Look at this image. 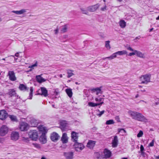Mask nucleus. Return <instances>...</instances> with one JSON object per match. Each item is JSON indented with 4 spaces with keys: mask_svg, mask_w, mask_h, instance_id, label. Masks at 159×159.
Wrapping results in <instances>:
<instances>
[{
    "mask_svg": "<svg viewBox=\"0 0 159 159\" xmlns=\"http://www.w3.org/2000/svg\"><path fill=\"white\" fill-rule=\"evenodd\" d=\"M74 146L75 151L77 152H80L84 148V146L83 144L78 142L75 143Z\"/></svg>",
    "mask_w": 159,
    "mask_h": 159,
    "instance_id": "nucleus-4",
    "label": "nucleus"
},
{
    "mask_svg": "<svg viewBox=\"0 0 159 159\" xmlns=\"http://www.w3.org/2000/svg\"><path fill=\"white\" fill-rule=\"evenodd\" d=\"M19 56V53L18 52H17L16 53H15V56L16 57H18Z\"/></svg>",
    "mask_w": 159,
    "mask_h": 159,
    "instance_id": "nucleus-58",
    "label": "nucleus"
},
{
    "mask_svg": "<svg viewBox=\"0 0 159 159\" xmlns=\"http://www.w3.org/2000/svg\"><path fill=\"white\" fill-rule=\"evenodd\" d=\"M156 20H159V16L156 18Z\"/></svg>",
    "mask_w": 159,
    "mask_h": 159,
    "instance_id": "nucleus-64",
    "label": "nucleus"
},
{
    "mask_svg": "<svg viewBox=\"0 0 159 159\" xmlns=\"http://www.w3.org/2000/svg\"><path fill=\"white\" fill-rule=\"evenodd\" d=\"M19 89L21 90L26 91L28 90V88L25 85L22 84H20L19 86Z\"/></svg>",
    "mask_w": 159,
    "mask_h": 159,
    "instance_id": "nucleus-27",
    "label": "nucleus"
},
{
    "mask_svg": "<svg viewBox=\"0 0 159 159\" xmlns=\"http://www.w3.org/2000/svg\"><path fill=\"white\" fill-rule=\"evenodd\" d=\"M59 77H60V78H62V74H60L59 75Z\"/></svg>",
    "mask_w": 159,
    "mask_h": 159,
    "instance_id": "nucleus-62",
    "label": "nucleus"
},
{
    "mask_svg": "<svg viewBox=\"0 0 159 159\" xmlns=\"http://www.w3.org/2000/svg\"><path fill=\"white\" fill-rule=\"evenodd\" d=\"M133 52H130L128 54V56H133L134 55H135V50H134V51H132Z\"/></svg>",
    "mask_w": 159,
    "mask_h": 159,
    "instance_id": "nucleus-48",
    "label": "nucleus"
},
{
    "mask_svg": "<svg viewBox=\"0 0 159 159\" xmlns=\"http://www.w3.org/2000/svg\"><path fill=\"white\" fill-rule=\"evenodd\" d=\"M141 152V155H142V156L143 157H145V153L143 151L142 152Z\"/></svg>",
    "mask_w": 159,
    "mask_h": 159,
    "instance_id": "nucleus-56",
    "label": "nucleus"
},
{
    "mask_svg": "<svg viewBox=\"0 0 159 159\" xmlns=\"http://www.w3.org/2000/svg\"><path fill=\"white\" fill-rule=\"evenodd\" d=\"M8 131V127L6 125H3L0 128V136H4L5 135Z\"/></svg>",
    "mask_w": 159,
    "mask_h": 159,
    "instance_id": "nucleus-5",
    "label": "nucleus"
},
{
    "mask_svg": "<svg viewBox=\"0 0 159 159\" xmlns=\"http://www.w3.org/2000/svg\"><path fill=\"white\" fill-rule=\"evenodd\" d=\"M105 111L103 110L100 112V113L98 115L100 117L104 113Z\"/></svg>",
    "mask_w": 159,
    "mask_h": 159,
    "instance_id": "nucleus-49",
    "label": "nucleus"
},
{
    "mask_svg": "<svg viewBox=\"0 0 159 159\" xmlns=\"http://www.w3.org/2000/svg\"><path fill=\"white\" fill-rule=\"evenodd\" d=\"M103 103V102H102L100 103H97V106L98 105H101Z\"/></svg>",
    "mask_w": 159,
    "mask_h": 159,
    "instance_id": "nucleus-57",
    "label": "nucleus"
},
{
    "mask_svg": "<svg viewBox=\"0 0 159 159\" xmlns=\"http://www.w3.org/2000/svg\"><path fill=\"white\" fill-rule=\"evenodd\" d=\"M28 135L30 138L33 140L36 141L38 139V134L36 130H30L29 132Z\"/></svg>",
    "mask_w": 159,
    "mask_h": 159,
    "instance_id": "nucleus-3",
    "label": "nucleus"
},
{
    "mask_svg": "<svg viewBox=\"0 0 159 159\" xmlns=\"http://www.w3.org/2000/svg\"><path fill=\"white\" fill-rule=\"evenodd\" d=\"M30 122L31 126H36L37 125V122L36 121V120L34 119H31Z\"/></svg>",
    "mask_w": 159,
    "mask_h": 159,
    "instance_id": "nucleus-32",
    "label": "nucleus"
},
{
    "mask_svg": "<svg viewBox=\"0 0 159 159\" xmlns=\"http://www.w3.org/2000/svg\"><path fill=\"white\" fill-rule=\"evenodd\" d=\"M103 99V98H100L99 99H98V98H96L95 99V101L96 102H101L102 101Z\"/></svg>",
    "mask_w": 159,
    "mask_h": 159,
    "instance_id": "nucleus-51",
    "label": "nucleus"
},
{
    "mask_svg": "<svg viewBox=\"0 0 159 159\" xmlns=\"http://www.w3.org/2000/svg\"><path fill=\"white\" fill-rule=\"evenodd\" d=\"M102 87H101L99 88H93L91 89V91L92 92H96V94L98 95L99 93H102V92L101 89Z\"/></svg>",
    "mask_w": 159,
    "mask_h": 159,
    "instance_id": "nucleus-19",
    "label": "nucleus"
},
{
    "mask_svg": "<svg viewBox=\"0 0 159 159\" xmlns=\"http://www.w3.org/2000/svg\"><path fill=\"white\" fill-rule=\"evenodd\" d=\"M116 53L118 55H122L127 54V52L126 51L124 50L121 51H118L116 52Z\"/></svg>",
    "mask_w": 159,
    "mask_h": 159,
    "instance_id": "nucleus-30",
    "label": "nucleus"
},
{
    "mask_svg": "<svg viewBox=\"0 0 159 159\" xmlns=\"http://www.w3.org/2000/svg\"><path fill=\"white\" fill-rule=\"evenodd\" d=\"M68 27V25H65L61 27V31L62 33H65L67 31Z\"/></svg>",
    "mask_w": 159,
    "mask_h": 159,
    "instance_id": "nucleus-28",
    "label": "nucleus"
},
{
    "mask_svg": "<svg viewBox=\"0 0 159 159\" xmlns=\"http://www.w3.org/2000/svg\"><path fill=\"white\" fill-rule=\"evenodd\" d=\"M61 140L63 143H66L68 142V137L67 134L66 133H64L61 138Z\"/></svg>",
    "mask_w": 159,
    "mask_h": 159,
    "instance_id": "nucleus-22",
    "label": "nucleus"
},
{
    "mask_svg": "<svg viewBox=\"0 0 159 159\" xmlns=\"http://www.w3.org/2000/svg\"><path fill=\"white\" fill-rule=\"evenodd\" d=\"M119 24L120 27L122 28H125L126 26V22L123 20H120L119 22Z\"/></svg>",
    "mask_w": 159,
    "mask_h": 159,
    "instance_id": "nucleus-29",
    "label": "nucleus"
},
{
    "mask_svg": "<svg viewBox=\"0 0 159 159\" xmlns=\"http://www.w3.org/2000/svg\"><path fill=\"white\" fill-rule=\"evenodd\" d=\"M155 157L156 159H159V155L158 156H155Z\"/></svg>",
    "mask_w": 159,
    "mask_h": 159,
    "instance_id": "nucleus-59",
    "label": "nucleus"
},
{
    "mask_svg": "<svg viewBox=\"0 0 159 159\" xmlns=\"http://www.w3.org/2000/svg\"><path fill=\"white\" fill-rule=\"evenodd\" d=\"M38 128L40 131L44 132L46 130V128L42 125H40L38 127Z\"/></svg>",
    "mask_w": 159,
    "mask_h": 159,
    "instance_id": "nucleus-33",
    "label": "nucleus"
},
{
    "mask_svg": "<svg viewBox=\"0 0 159 159\" xmlns=\"http://www.w3.org/2000/svg\"><path fill=\"white\" fill-rule=\"evenodd\" d=\"M55 32V34H58L59 31V29L58 28H57L56 29L54 30Z\"/></svg>",
    "mask_w": 159,
    "mask_h": 159,
    "instance_id": "nucleus-52",
    "label": "nucleus"
},
{
    "mask_svg": "<svg viewBox=\"0 0 159 159\" xmlns=\"http://www.w3.org/2000/svg\"><path fill=\"white\" fill-rule=\"evenodd\" d=\"M11 56H12L14 58V59L15 61H16V60H17V58H16L14 56V55H11Z\"/></svg>",
    "mask_w": 159,
    "mask_h": 159,
    "instance_id": "nucleus-61",
    "label": "nucleus"
},
{
    "mask_svg": "<svg viewBox=\"0 0 159 159\" xmlns=\"http://www.w3.org/2000/svg\"><path fill=\"white\" fill-rule=\"evenodd\" d=\"M29 127V125L25 122H21L20 125V129L21 131H25L28 130Z\"/></svg>",
    "mask_w": 159,
    "mask_h": 159,
    "instance_id": "nucleus-7",
    "label": "nucleus"
},
{
    "mask_svg": "<svg viewBox=\"0 0 159 159\" xmlns=\"http://www.w3.org/2000/svg\"><path fill=\"white\" fill-rule=\"evenodd\" d=\"M118 131L119 133L121 132L122 131L125 133H126V130H125L124 129H118Z\"/></svg>",
    "mask_w": 159,
    "mask_h": 159,
    "instance_id": "nucleus-44",
    "label": "nucleus"
},
{
    "mask_svg": "<svg viewBox=\"0 0 159 159\" xmlns=\"http://www.w3.org/2000/svg\"><path fill=\"white\" fill-rule=\"evenodd\" d=\"M135 55H136L137 56L142 58H144L145 57L144 54L143 53L141 52L135 50Z\"/></svg>",
    "mask_w": 159,
    "mask_h": 159,
    "instance_id": "nucleus-23",
    "label": "nucleus"
},
{
    "mask_svg": "<svg viewBox=\"0 0 159 159\" xmlns=\"http://www.w3.org/2000/svg\"><path fill=\"white\" fill-rule=\"evenodd\" d=\"M116 55L117 54L115 52V53H113L110 56L104 58V59H105L106 58H109L110 59H112L116 57Z\"/></svg>",
    "mask_w": 159,
    "mask_h": 159,
    "instance_id": "nucleus-34",
    "label": "nucleus"
},
{
    "mask_svg": "<svg viewBox=\"0 0 159 159\" xmlns=\"http://www.w3.org/2000/svg\"><path fill=\"white\" fill-rule=\"evenodd\" d=\"M74 154L72 152H64L63 155L66 159H73Z\"/></svg>",
    "mask_w": 159,
    "mask_h": 159,
    "instance_id": "nucleus-11",
    "label": "nucleus"
},
{
    "mask_svg": "<svg viewBox=\"0 0 159 159\" xmlns=\"http://www.w3.org/2000/svg\"><path fill=\"white\" fill-rule=\"evenodd\" d=\"M143 134V133L142 131L140 130L139 132L137 134V137H142Z\"/></svg>",
    "mask_w": 159,
    "mask_h": 159,
    "instance_id": "nucleus-41",
    "label": "nucleus"
},
{
    "mask_svg": "<svg viewBox=\"0 0 159 159\" xmlns=\"http://www.w3.org/2000/svg\"><path fill=\"white\" fill-rule=\"evenodd\" d=\"M22 140L26 143H28L29 142V140L28 138L23 137L22 139Z\"/></svg>",
    "mask_w": 159,
    "mask_h": 159,
    "instance_id": "nucleus-43",
    "label": "nucleus"
},
{
    "mask_svg": "<svg viewBox=\"0 0 159 159\" xmlns=\"http://www.w3.org/2000/svg\"><path fill=\"white\" fill-rule=\"evenodd\" d=\"M41 141H42V142L43 143H45L46 142V139L45 138H41L40 139Z\"/></svg>",
    "mask_w": 159,
    "mask_h": 159,
    "instance_id": "nucleus-46",
    "label": "nucleus"
},
{
    "mask_svg": "<svg viewBox=\"0 0 159 159\" xmlns=\"http://www.w3.org/2000/svg\"><path fill=\"white\" fill-rule=\"evenodd\" d=\"M115 122L113 120H108L106 122V124L107 125H111L113 124Z\"/></svg>",
    "mask_w": 159,
    "mask_h": 159,
    "instance_id": "nucleus-36",
    "label": "nucleus"
},
{
    "mask_svg": "<svg viewBox=\"0 0 159 159\" xmlns=\"http://www.w3.org/2000/svg\"><path fill=\"white\" fill-rule=\"evenodd\" d=\"M71 138L72 141L75 143L78 142V133L74 131L72 132L71 133Z\"/></svg>",
    "mask_w": 159,
    "mask_h": 159,
    "instance_id": "nucleus-9",
    "label": "nucleus"
},
{
    "mask_svg": "<svg viewBox=\"0 0 159 159\" xmlns=\"http://www.w3.org/2000/svg\"><path fill=\"white\" fill-rule=\"evenodd\" d=\"M9 117L11 119V120L12 121H16V118L13 115H10L9 116Z\"/></svg>",
    "mask_w": 159,
    "mask_h": 159,
    "instance_id": "nucleus-39",
    "label": "nucleus"
},
{
    "mask_svg": "<svg viewBox=\"0 0 159 159\" xmlns=\"http://www.w3.org/2000/svg\"><path fill=\"white\" fill-rule=\"evenodd\" d=\"M42 75V74H41L36 76L35 78L36 80L39 83H41L42 82H45L46 80L43 78L42 77H41V75Z\"/></svg>",
    "mask_w": 159,
    "mask_h": 159,
    "instance_id": "nucleus-16",
    "label": "nucleus"
},
{
    "mask_svg": "<svg viewBox=\"0 0 159 159\" xmlns=\"http://www.w3.org/2000/svg\"><path fill=\"white\" fill-rule=\"evenodd\" d=\"M140 151L141 152L143 151L144 150V148L143 145H141L140 147Z\"/></svg>",
    "mask_w": 159,
    "mask_h": 159,
    "instance_id": "nucleus-53",
    "label": "nucleus"
},
{
    "mask_svg": "<svg viewBox=\"0 0 159 159\" xmlns=\"http://www.w3.org/2000/svg\"><path fill=\"white\" fill-rule=\"evenodd\" d=\"M154 140L153 139L152 140V142L149 144L148 146L152 147L154 146Z\"/></svg>",
    "mask_w": 159,
    "mask_h": 159,
    "instance_id": "nucleus-47",
    "label": "nucleus"
},
{
    "mask_svg": "<svg viewBox=\"0 0 159 159\" xmlns=\"http://www.w3.org/2000/svg\"><path fill=\"white\" fill-rule=\"evenodd\" d=\"M60 136L56 132H54L51 134L50 138L51 140L53 141H57L59 138Z\"/></svg>",
    "mask_w": 159,
    "mask_h": 159,
    "instance_id": "nucleus-8",
    "label": "nucleus"
},
{
    "mask_svg": "<svg viewBox=\"0 0 159 159\" xmlns=\"http://www.w3.org/2000/svg\"><path fill=\"white\" fill-rule=\"evenodd\" d=\"M81 10L83 14H87L88 13V11L84 8H81Z\"/></svg>",
    "mask_w": 159,
    "mask_h": 159,
    "instance_id": "nucleus-45",
    "label": "nucleus"
},
{
    "mask_svg": "<svg viewBox=\"0 0 159 159\" xmlns=\"http://www.w3.org/2000/svg\"><path fill=\"white\" fill-rule=\"evenodd\" d=\"M106 6H105L103 7H102L101 8V10L102 11H104L106 10Z\"/></svg>",
    "mask_w": 159,
    "mask_h": 159,
    "instance_id": "nucleus-55",
    "label": "nucleus"
},
{
    "mask_svg": "<svg viewBox=\"0 0 159 159\" xmlns=\"http://www.w3.org/2000/svg\"><path fill=\"white\" fill-rule=\"evenodd\" d=\"M8 75L9 76V79L11 81H14L16 80V78L13 71H9Z\"/></svg>",
    "mask_w": 159,
    "mask_h": 159,
    "instance_id": "nucleus-10",
    "label": "nucleus"
},
{
    "mask_svg": "<svg viewBox=\"0 0 159 159\" xmlns=\"http://www.w3.org/2000/svg\"><path fill=\"white\" fill-rule=\"evenodd\" d=\"M126 48L127 50H129L131 51H134V49H133L132 48H131L130 46H128V47H126Z\"/></svg>",
    "mask_w": 159,
    "mask_h": 159,
    "instance_id": "nucleus-50",
    "label": "nucleus"
},
{
    "mask_svg": "<svg viewBox=\"0 0 159 159\" xmlns=\"http://www.w3.org/2000/svg\"><path fill=\"white\" fill-rule=\"evenodd\" d=\"M41 159H46V158L44 157H41Z\"/></svg>",
    "mask_w": 159,
    "mask_h": 159,
    "instance_id": "nucleus-63",
    "label": "nucleus"
},
{
    "mask_svg": "<svg viewBox=\"0 0 159 159\" xmlns=\"http://www.w3.org/2000/svg\"><path fill=\"white\" fill-rule=\"evenodd\" d=\"M115 119L117 120L118 122H119L120 120V118L119 116H116L115 117Z\"/></svg>",
    "mask_w": 159,
    "mask_h": 159,
    "instance_id": "nucleus-54",
    "label": "nucleus"
},
{
    "mask_svg": "<svg viewBox=\"0 0 159 159\" xmlns=\"http://www.w3.org/2000/svg\"><path fill=\"white\" fill-rule=\"evenodd\" d=\"M7 116V111L4 110L0 111V119L2 120L5 119Z\"/></svg>",
    "mask_w": 159,
    "mask_h": 159,
    "instance_id": "nucleus-12",
    "label": "nucleus"
},
{
    "mask_svg": "<svg viewBox=\"0 0 159 159\" xmlns=\"http://www.w3.org/2000/svg\"><path fill=\"white\" fill-rule=\"evenodd\" d=\"M128 114L132 117L133 119H135L138 112L135 111H132L129 110L128 111Z\"/></svg>",
    "mask_w": 159,
    "mask_h": 159,
    "instance_id": "nucleus-20",
    "label": "nucleus"
},
{
    "mask_svg": "<svg viewBox=\"0 0 159 159\" xmlns=\"http://www.w3.org/2000/svg\"><path fill=\"white\" fill-rule=\"evenodd\" d=\"M135 120L144 122H147L148 121L147 119L142 114L139 112H138Z\"/></svg>",
    "mask_w": 159,
    "mask_h": 159,
    "instance_id": "nucleus-6",
    "label": "nucleus"
},
{
    "mask_svg": "<svg viewBox=\"0 0 159 159\" xmlns=\"http://www.w3.org/2000/svg\"><path fill=\"white\" fill-rule=\"evenodd\" d=\"M88 105L91 107H94L97 106V104L96 103L90 102L88 103Z\"/></svg>",
    "mask_w": 159,
    "mask_h": 159,
    "instance_id": "nucleus-37",
    "label": "nucleus"
},
{
    "mask_svg": "<svg viewBox=\"0 0 159 159\" xmlns=\"http://www.w3.org/2000/svg\"><path fill=\"white\" fill-rule=\"evenodd\" d=\"M99 7V5L98 4H97L88 7H87V10L90 12H94L96 11Z\"/></svg>",
    "mask_w": 159,
    "mask_h": 159,
    "instance_id": "nucleus-13",
    "label": "nucleus"
},
{
    "mask_svg": "<svg viewBox=\"0 0 159 159\" xmlns=\"http://www.w3.org/2000/svg\"><path fill=\"white\" fill-rule=\"evenodd\" d=\"M30 96H29L30 98H29V99H31L32 98V93H33V88L32 87H31L30 88Z\"/></svg>",
    "mask_w": 159,
    "mask_h": 159,
    "instance_id": "nucleus-38",
    "label": "nucleus"
},
{
    "mask_svg": "<svg viewBox=\"0 0 159 159\" xmlns=\"http://www.w3.org/2000/svg\"><path fill=\"white\" fill-rule=\"evenodd\" d=\"M73 71V70H67V73L68 74L67 76V78H69L74 75V74L72 73Z\"/></svg>",
    "mask_w": 159,
    "mask_h": 159,
    "instance_id": "nucleus-31",
    "label": "nucleus"
},
{
    "mask_svg": "<svg viewBox=\"0 0 159 159\" xmlns=\"http://www.w3.org/2000/svg\"><path fill=\"white\" fill-rule=\"evenodd\" d=\"M95 144V141L91 140H90L89 141L87 145V147L90 148L92 149L94 147Z\"/></svg>",
    "mask_w": 159,
    "mask_h": 159,
    "instance_id": "nucleus-18",
    "label": "nucleus"
},
{
    "mask_svg": "<svg viewBox=\"0 0 159 159\" xmlns=\"http://www.w3.org/2000/svg\"><path fill=\"white\" fill-rule=\"evenodd\" d=\"M27 12V10L25 9H22L19 11H12L11 12L14 13L17 15H20L24 14Z\"/></svg>",
    "mask_w": 159,
    "mask_h": 159,
    "instance_id": "nucleus-15",
    "label": "nucleus"
},
{
    "mask_svg": "<svg viewBox=\"0 0 159 159\" xmlns=\"http://www.w3.org/2000/svg\"><path fill=\"white\" fill-rule=\"evenodd\" d=\"M37 66V61H36L35 63L33 65H31L29 67V68H31L32 69H34V67H36Z\"/></svg>",
    "mask_w": 159,
    "mask_h": 159,
    "instance_id": "nucleus-42",
    "label": "nucleus"
},
{
    "mask_svg": "<svg viewBox=\"0 0 159 159\" xmlns=\"http://www.w3.org/2000/svg\"><path fill=\"white\" fill-rule=\"evenodd\" d=\"M41 90L42 92V93H38V94L41 95H43L44 96L46 97L48 96V91L46 89V88L44 87H41Z\"/></svg>",
    "mask_w": 159,
    "mask_h": 159,
    "instance_id": "nucleus-21",
    "label": "nucleus"
},
{
    "mask_svg": "<svg viewBox=\"0 0 159 159\" xmlns=\"http://www.w3.org/2000/svg\"><path fill=\"white\" fill-rule=\"evenodd\" d=\"M118 143V137L117 136H115L114 137V139L112 140V146L113 148L116 147Z\"/></svg>",
    "mask_w": 159,
    "mask_h": 159,
    "instance_id": "nucleus-17",
    "label": "nucleus"
},
{
    "mask_svg": "<svg viewBox=\"0 0 159 159\" xmlns=\"http://www.w3.org/2000/svg\"><path fill=\"white\" fill-rule=\"evenodd\" d=\"M151 75L150 74H147L142 75L140 77V80L141 84H147L150 81Z\"/></svg>",
    "mask_w": 159,
    "mask_h": 159,
    "instance_id": "nucleus-2",
    "label": "nucleus"
},
{
    "mask_svg": "<svg viewBox=\"0 0 159 159\" xmlns=\"http://www.w3.org/2000/svg\"><path fill=\"white\" fill-rule=\"evenodd\" d=\"M19 137V133L16 132H13L11 134V139L12 140L16 141L18 140Z\"/></svg>",
    "mask_w": 159,
    "mask_h": 159,
    "instance_id": "nucleus-14",
    "label": "nucleus"
},
{
    "mask_svg": "<svg viewBox=\"0 0 159 159\" xmlns=\"http://www.w3.org/2000/svg\"><path fill=\"white\" fill-rule=\"evenodd\" d=\"M110 41H107L105 42V47L107 49H109L111 48V46L110 44Z\"/></svg>",
    "mask_w": 159,
    "mask_h": 159,
    "instance_id": "nucleus-35",
    "label": "nucleus"
},
{
    "mask_svg": "<svg viewBox=\"0 0 159 159\" xmlns=\"http://www.w3.org/2000/svg\"><path fill=\"white\" fill-rule=\"evenodd\" d=\"M33 145H34V147L37 148V149H40L41 148V147L40 145L39 144L37 143H33Z\"/></svg>",
    "mask_w": 159,
    "mask_h": 159,
    "instance_id": "nucleus-40",
    "label": "nucleus"
},
{
    "mask_svg": "<svg viewBox=\"0 0 159 159\" xmlns=\"http://www.w3.org/2000/svg\"><path fill=\"white\" fill-rule=\"evenodd\" d=\"M95 154L98 158H107L111 157V152L110 150L105 149L104 150L103 155H102L101 152H96L95 153Z\"/></svg>",
    "mask_w": 159,
    "mask_h": 159,
    "instance_id": "nucleus-1",
    "label": "nucleus"
},
{
    "mask_svg": "<svg viewBox=\"0 0 159 159\" xmlns=\"http://www.w3.org/2000/svg\"><path fill=\"white\" fill-rule=\"evenodd\" d=\"M66 92L68 96L71 98L72 96V92L71 89H66Z\"/></svg>",
    "mask_w": 159,
    "mask_h": 159,
    "instance_id": "nucleus-26",
    "label": "nucleus"
},
{
    "mask_svg": "<svg viewBox=\"0 0 159 159\" xmlns=\"http://www.w3.org/2000/svg\"><path fill=\"white\" fill-rule=\"evenodd\" d=\"M67 124L66 121H62L60 122V126L61 128L64 129H66V127L67 126Z\"/></svg>",
    "mask_w": 159,
    "mask_h": 159,
    "instance_id": "nucleus-25",
    "label": "nucleus"
},
{
    "mask_svg": "<svg viewBox=\"0 0 159 159\" xmlns=\"http://www.w3.org/2000/svg\"><path fill=\"white\" fill-rule=\"evenodd\" d=\"M8 94L11 97H16V93L15 90H14V89H10L9 90Z\"/></svg>",
    "mask_w": 159,
    "mask_h": 159,
    "instance_id": "nucleus-24",
    "label": "nucleus"
},
{
    "mask_svg": "<svg viewBox=\"0 0 159 159\" xmlns=\"http://www.w3.org/2000/svg\"><path fill=\"white\" fill-rule=\"evenodd\" d=\"M140 38V36H139L138 37H136L135 39H139Z\"/></svg>",
    "mask_w": 159,
    "mask_h": 159,
    "instance_id": "nucleus-60",
    "label": "nucleus"
}]
</instances>
